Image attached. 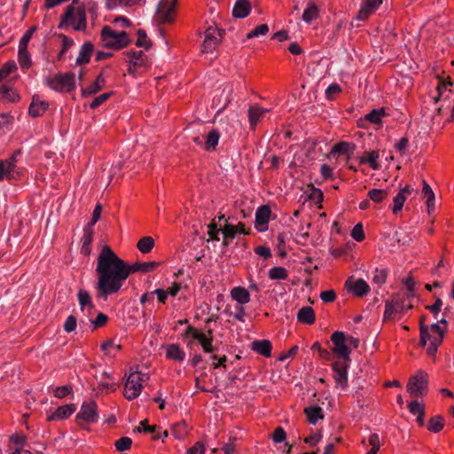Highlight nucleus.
Masks as SVG:
<instances>
[{
	"label": "nucleus",
	"instance_id": "nucleus-1",
	"mask_svg": "<svg viewBox=\"0 0 454 454\" xmlns=\"http://www.w3.org/2000/svg\"><path fill=\"white\" fill-rule=\"evenodd\" d=\"M95 272L97 296L105 301L117 294L129 276L128 263L107 245L103 246L98 255Z\"/></svg>",
	"mask_w": 454,
	"mask_h": 454
},
{
	"label": "nucleus",
	"instance_id": "nucleus-2",
	"mask_svg": "<svg viewBox=\"0 0 454 454\" xmlns=\"http://www.w3.org/2000/svg\"><path fill=\"white\" fill-rule=\"evenodd\" d=\"M420 344L427 346V353L434 356L439 346L442 344L447 331V320L440 319L437 323L427 325L420 324Z\"/></svg>",
	"mask_w": 454,
	"mask_h": 454
},
{
	"label": "nucleus",
	"instance_id": "nucleus-3",
	"mask_svg": "<svg viewBox=\"0 0 454 454\" xmlns=\"http://www.w3.org/2000/svg\"><path fill=\"white\" fill-rule=\"evenodd\" d=\"M66 26H71L76 31H84L87 27L84 7L79 6L75 9L73 4L68 5L61 17L59 27L63 28Z\"/></svg>",
	"mask_w": 454,
	"mask_h": 454
},
{
	"label": "nucleus",
	"instance_id": "nucleus-4",
	"mask_svg": "<svg viewBox=\"0 0 454 454\" xmlns=\"http://www.w3.org/2000/svg\"><path fill=\"white\" fill-rule=\"evenodd\" d=\"M101 40L105 47L114 50H121L126 47L129 43V39L126 32H116L108 26L102 28Z\"/></svg>",
	"mask_w": 454,
	"mask_h": 454
},
{
	"label": "nucleus",
	"instance_id": "nucleus-5",
	"mask_svg": "<svg viewBox=\"0 0 454 454\" xmlns=\"http://www.w3.org/2000/svg\"><path fill=\"white\" fill-rule=\"evenodd\" d=\"M148 375L138 371L130 372L124 387V396L128 400L137 398L143 388V383L148 380Z\"/></svg>",
	"mask_w": 454,
	"mask_h": 454
},
{
	"label": "nucleus",
	"instance_id": "nucleus-6",
	"mask_svg": "<svg viewBox=\"0 0 454 454\" xmlns=\"http://www.w3.org/2000/svg\"><path fill=\"white\" fill-rule=\"evenodd\" d=\"M406 388L412 397L426 395L428 391V374L425 371L419 370L410 377Z\"/></svg>",
	"mask_w": 454,
	"mask_h": 454
},
{
	"label": "nucleus",
	"instance_id": "nucleus-7",
	"mask_svg": "<svg viewBox=\"0 0 454 454\" xmlns=\"http://www.w3.org/2000/svg\"><path fill=\"white\" fill-rule=\"evenodd\" d=\"M47 85L59 92H69L75 88V75L74 73L58 74L46 80Z\"/></svg>",
	"mask_w": 454,
	"mask_h": 454
},
{
	"label": "nucleus",
	"instance_id": "nucleus-8",
	"mask_svg": "<svg viewBox=\"0 0 454 454\" xmlns=\"http://www.w3.org/2000/svg\"><path fill=\"white\" fill-rule=\"evenodd\" d=\"M98 419L99 414L95 401L84 402L75 417V420L81 427H84V424H94L98 422Z\"/></svg>",
	"mask_w": 454,
	"mask_h": 454
},
{
	"label": "nucleus",
	"instance_id": "nucleus-9",
	"mask_svg": "<svg viewBox=\"0 0 454 454\" xmlns=\"http://www.w3.org/2000/svg\"><path fill=\"white\" fill-rule=\"evenodd\" d=\"M176 3L177 0H160L155 20L161 24L171 23L175 19Z\"/></svg>",
	"mask_w": 454,
	"mask_h": 454
},
{
	"label": "nucleus",
	"instance_id": "nucleus-10",
	"mask_svg": "<svg viewBox=\"0 0 454 454\" xmlns=\"http://www.w3.org/2000/svg\"><path fill=\"white\" fill-rule=\"evenodd\" d=\"M350 359H340L332 364L333 377L337 387L345 389L348 387V369Z\"/></svg>",
	"mask_w": 454,
	"mask_h": 454
},
{
	"label": "nucleus",
	"instance_id": "nucleus-11",
	"mask_svg": "<svg viewBox=\"0 0 454 454\" xmlns=\"http://www.w3.org/2000/svg\"><path fill=\"white\" fill-rule=\"evenodd\" d=\"M20 154V151H16L9 159L0 160V182L4 178L9 180L18 179L20 172L17 169V156Z\"/></svg>",
	"mask_w": 454,
	"mask_h": 454
},
{
	"label": "nucleus",
	"instance_id": "nucleus-12",
	"mask_svg": "<svg viewBox=\"0 0 454 454\" xmlns=\"http://www.w3.org/2000/svg\"><path fill=\"white\" fill-rule=\"evenodd\" d=\"M333 344V352L340 359H350V348L347 345V336L343 332H334L331 336Z\"/></svg>",
	"mask_w": 454,
	"mask_h": 454
},
{
	"label": "nucleus",
	"instance_id": "nucleus-13",
	"mask_svg": "<svg viewBox=\"0 0 454 454\" xmlns=\"http://www.w3.org/2000/svg\"><path fill=\"white\" fill-rule=\"evenodd\" d=\"M204 35L201 51L204 53L212 52L221 42L222 34L216 27L210 26L206 29Z\"/></svg>",
	"mask_w": 454,
	"mask_h": 454
},
{
	"label": "nucleus",
	"instance_id": "nucleus-14",
	"mask_svg": "<svg viewBox=\"0 0 454 454\" xmlns=\"http://www.w3.org/2000/svg\"><path fill=\"white\" fill-rule=\"evenodd\" d=\"M412 308V305L406 306L403 299L395 296L385 305L384 320L391 319L395 314L402 313Z\"/></svg>",
	"mask_w": 454,
	"mask_h": 454
},
{
	"label": "nucleus",
	"instance_id": "nucleus-15",
	"mask_svg": "<svg viewBox=\"0 0 454 454\" xmlns=\"http://www.w3.org/2000/svg\"><path fill=\"white\" fill-rule=\"evenodd\" d=\"M129 58V74L137 72V68L146 67L148 65V59L143 51H129L124 52Z\"/></svg>",
	"mask_w": 454,
	"mask_h": 454
},
{
	"label": "nucleus",
	"instance_id": "nucleus-16",
	"mask_svg": "<svg viewBox=\"0 0 454 454\" xmlns=\"http://www.w3.org/2000/svg\"><path fill=\"white\" fill-rule=\"evenodd\" d=\"M270 207L267 205L261 206L257 208L254 222L257 231L262 232L267 230V224L270 221Z\"/></svg>",
	"mask_w": 454,
	"mask_h": 454
},
{
	"label": "nucleus",
	"instance_id": "nucleus-17",
	"mask_svg": "<svg viewBox=\"0 0 454 454\" xmlns=\"http://www.w3.org/2000/svg\"><path fill=\"white\" fill-rule=\"evenodd\" d=\"M345 286L357 297L365 296L370 291L369 285L362 278L356 280L348 279Z\"/></svg>",
	"mask_w": 454,
	"mask_h": 454
},
{
	"label": "nucleus",
	"instance_id": "nucleus-18",
	"mask_svg": "<svg viewBox=\"0 0 454 454\" xmlns=\"http://www.w3.org/2000/svg\"><path fill=\"white\" fill-rule=\"evenodd\" d=\"M356 150V145L349 142H339L334 145L330 152L329 156L335 158L340 155H347L349 158Z\"/></svg>",
	"mask_w": 454,
	"mask_h": 454
},
{
	"label": "nucleus",
	"instance_id": "nucleus-19",
	"mask_svg": "<svg viewBox=\"0 0 454 454\" xmlns=\"http://www.w3.org/2000/svg\"><path fill=\"white\" fill-rule=\"evenodd\" d=\"M269 109L262 108L257 104L251 106L248 109V120L250 127L254 129L255 126L262 120L265 114L269 113Z\"/></svg>",
	"mask_w": 454,
	"mask_h": 454
},
{
	"label": "nucleus",
	"instance_id": "nucleus-20",
	"mask_svg": "<svg viewBox=\"0 0 454 454\" xmlns=\"http://www.w3.org/2000/svg\"><path fill=\"white\" fill-rule=\"evenodd\" d=\"M381 4L382 0H364L357 14V19L361 20H366Z\"/></svg>",
	"mask_w": 454,
	"mask_h": 454
},
{
	"label": "nucleus",
	"instance_id": "nucleus-21",
	"mask_svg": "<svg viewBox=\"0 0 454 454\" xmlns=\"http://www.w3.org/2000/svg\"><path fill=\"white\" fill-rule=\"evenodd\" d=\"M48 107V102L42 100L39 96H33L28 113L32 117H38L43 115Z\"/></svg>",
	"mask_w": 454,
	"mask_h": 454
},
{
	"label": "nucleus",
	"instance_id": "nucleus-22",
	"mask_svg": "<svg viewBox=\"0 0 454 454\" xmlns=\"http://www.w3.org/2000/svg\"><path fill=\"white\" fill-rule=\"evenodd\" d=\"M75 411V406L73 403L59 406L48 416V420H61L70 417Z\"/></svg>",
	"mask_w": 454,
	"mask_h": 454
},
{
	"label": "nucleus",
	"instance_id": "nucleus-23",
	"mask_svg": "<svg viewBox=\"0 0 454 454\" xmlns=\"http://www.w3.org/2000/svg\"><path fill=\"white\" fill-rule=\"evenodd\" d=\"M412 192H414V190L409 185H406L404 188L400 190L393 200L394 206L392 210L394 214H397L402 210L407 196L411 195Z\"/></svg>",
	"mask_w": 454,
	"mask_h": 454
},
{
	"label": "nucleus",
	"instance_id": "nucleus-24",
	"mask_svg": "<svg viewBox=\"0 0 454 454\" xmlns=\"http://www.w3.org/2000/svg\"><path fill=\"white\" fill-rule=\"evenodd\" d=\"M250 12L251 4L249 0H237L232 9V15L238 19H244L249 15Z\"/></svg>",
	"mask_w": 454,
	"mask_h": 454
},
{
	"label": "nucleus",
	"instance_id": "nucleus-25",
	"mask_svg": "<svg viewBox=\"0 0 454 454\" xmlns=\"http://www.w3.org/2000/svg\"><path fill=\"white\" fill-rule=\"evenodd\" d=\"M452 86V82L450 78L448 76L446 78H442L439 80V82L436 87L437 95L434 97V103L438 102L440 99H448L449 94L445 95L446 92L450 93L451 90H449V87Z\"/></svg>",
	"mask_w": 454,
	"mask_h": 454
},
{
	"label": "nucleus",
	"instance_id": "nucleus-26",
	"mask_svg": "<svg viewBox=\"0 0 454 454\" xmlns=\"http://www.w3.org/2000/svg\"><path fill=\"white\" fill-rule=\"evenodd\" d=\"M251 348L265 357L271 356L272 345L268 340H254L251 344Z\"/></svg>",
	"mask_w": 454,
	"mask_h": 454
},
{
	"label": "nucleus",
	"instance_id": "nucleus-27",
	"mask_svg": "<svg viewBox=\"0 0 454 454\" xmlns=\"http://www.w3.org/2000/svg\"><path fill=\"white\" fill-rule=\"evenodd\" d=\"M106 85V78L102 74H99L96 80L86 89L82 90V96L87 97L98 93Z\"/></svg>",
	"mask_w": 454,
	"mask_h": 454
},
{
	"label": "nucleus",
	"instance_id": "nucleus-28",
	"mask_svg": "<svg viewBox=\"0 0 454 454\" xmlns=\"http://www.w3.org/2000/svg\"><path fill=\"white\" fill-rule=\"evenodd\" d=\"M159 265L157 262H136L133 264H128L129 275L134 272L142 271L148 272L156 269Z\"/></svg>",
	"mask_w": 454,
	"mask_h": 454
},
{
	"label": "nucleus",
	"instance_id": "nucleus-29",
	"mask_svg": "<svg viewBox=\"0 0 454 454\" xmlns=\"http://www.w3.org/2000/svg\"><path fill=\"white\" fill-rule=\"evenodd\" d=\"M221 134L217 129L210 130L205 137L204 150L207 152L215 151L220 139Z\"/></svg>",
	"mask_w": 454,
	"mask_h": 454
},
{
	"label": "nucleus",
	"instance_id": "nucleus-30",
	"mask_svg": "<svg viewBox=\"0 0 454 454\" xmlns=\"http://www.w3.org/2000/svg\"><path fill=\"white\" fill-rule=\"evenodd\" d=\"M93 51V44L90 42L84 43L79 51L76 59L77 65H84L90 62Z\"/></svg>",
	"mask_w": 454,
	"mask_h": 454
},
{
	"label": "nucleus",
	"instance_id": "nucleus-31",
	"mask_svg": "<svg viewBox=\"0 0 454 454\" xmlns=\"http://www.w3.org/2000/svg\"><path fill=\"white\" fill-rule=\"evenodd\" d=\"M297 319L300 323L312 325L315 320V312L309 306L302 307L297 313Z\"/></svg>",
	"mask_w": 454,
	"mask_h": 454
},
{
	"label": "nucleus",
	"instance_id": "nucleus-32",
	"mask_svg": "<svg viewBox=\"0 0 454 454\" xmlns=\"http://www.w3.org/2000/svg\"><path fill=\"white\" fill-rule=\"evenodd\" d=\"M307 420L312 425H316L318 420L324 419L323 410L319 406H309L304 410Z\"/></svg>",
	"mask_w": 454,
	"mask_h": 454
},
{
	"label": "nucleus",
	"instance_id": "nucleus-33",
	"mask_svg": "<svg viewBox=\"0 0 454 454\" xmlns=\"http://www.w3.org/2000/svg\"><path fill=\"white\" fill-rule=\"evenodd\" d=\"M422 184V195L424 199H426L427 211L431 214L434 210V193L430 185L425 180H423Z\"/></svg>",
	"mask_w": 454,
	"mask_h": 454
},
{
	"label": "nucleus",
	"instance_id": "nucleus-34",
	"mask_svg": "<svg viewBox=\"0 0 454 454\" xmlns=\"http://www.w3.org/2000/svg\"><path fill=\"white\" fill-rule=\"evenodd\" d=\"M231 298L239 304H246L250 301L249 292L241 286L232 288L231 291Z\"/></svg>",
	"mask_w": 454,
	"mask_h": 454
},
{
	"label": "nucleus",
	"instance_id": "nucleus-35",
	"mask_svg": "<svg viewBox=\"0 0 454 454\" xmlns=\"http://www.w3.org/2000/svg\"><path fill=\"white\" fill-rule=\"evenodd\" d=\"M318 13L319 9L317 5L310 1L303 12L302 20L307 24H310L313 20L317 19Z\"/></svg>",
	"mask_w": 454,
	"mask_h": 454
},
{
	"label": "nucleus",
	"instance_id": "nucleus-36",
	"mask_svg": "<svg viewBox=\"0 0 454 454\" xmlns=\"http://www.w3.org/2000/svg\"><path fill=\"white\" fill-rule=\"evenodd\" d=\"M145 0H106V7L108 10H114L118 7L133 6L145 4Z\"/></svg>",
	"mask_w": 454,
	"mask_h": 454
},
{
	"label": "nucleus",
	"instance_id": "nucleus-37",
	"mask_svg": "<svg viewBox=\"0 0 454 454\" xmlns=\"http://www.w3.org/2000/svg\"><path fill=\"white\" fill-rule=\"evenodd\" d=\"M166 356L169 359L182 362L185 357V353L178 345L170 344L167 347Z\"/></svg>",
	"mask_w": 454,
	"mask_h": 454
},
{
	"label": "nucleus",
	"instance_id": "nucleus-38",
	"mask_svg": "<svg viewBox=\"0 0 454 454\" xmlns=\"http://www.w3.org/2000/svg\"><path fill=\"white\" fill-rule=\"evenodd\" d=\"M18 61L22 69H28L32 66L30 54L27 47L19 46L18 49Z\"/></svg>",
	"mask_w": 454,
	"mask_h": 454
},
{
	"label": "nucleus",
	"instance_id": "nucleus-39",
	"mask_svg": "<svg viewBox=\"0 0 454 454\" xmlns=\"http://www.w3.org/2000/svg\"><path fill=\"white\" fill-rule=\"evenodd\" d=\"M19 99V95L11 87L7 85L0 86V100L6 102H15Z\"/></svg>",
	"mask_w": 454,
	"mask_h": 454
},
{
	"label": "nucleus",
	"instance_id": "nucleus-40",
	"mask_svg": "<svg viewBox=\"0 0 454 454\" xmlns=\"http://www.w3.org/2000/svg\"><path fill=\"white\" fill-rule=\"evenodd\" d=\"M444 427V419L442 416L432 417L427 425V429L433 433H439Z\"/></svg>",
	"mask_w": 454,
	"mask_h": 454
},
{
	"label": "nucleus",
	"instance_id": "nucleus-41",
	"mask_svg": "<svg viewBox=\"0 0 454 454\" xmlns=\"http://www.w3.org/2000/svg\"><path fill=\"white\" fill-rule=\"evenodd\" d=\"M268 276L273 280H284L288 277V272L284 267H273L269 270Z\"/></svg>",
	"mask_w": 454,
	"mask_h": 454
},
{
	"label": "nucleus",
	"instance_id": "nucleus-42",
	"mask_svg": "<svg viewBox=\"0 0 454 454\" xmlns=\"http://www.w3.org/2000/svg\"><path fill=\"white\" fill-rule=\"evenodd\" d=\"M137 247L141 253L147 254L153 248L154 240L152 237H144L141 239H139Z\"/></svg>",
	"mask_w": 454,
	"mask_h": 454
},
{
	"label": "nucleus",
	"instance_id": "nucleus-43",
	"mask_svg": "<svg viewBox=\"0 0 454 454\" xmlns=\"http://www.w3.org/2000/svg\"><path fill=\"white\" fill-rule=\"evenodd\" d=\"M101 349L106 355L115 356L116 352L121 350V345L116 344L114 340H108L101 344Z\"/></svg>",
	"mask_w": 454,
	"mask_h": 454
},
{
	"label": "nucleus",
	"instance_id": "nucleus-44",
	"mask_svg": "<svg viewBox=\"0 0 454 454\" xmlns=\"http://www.w3.org/2000/svg\"><path fill=\"white\" fill-rule=\"evenodd\" d=\"M379 158V153L376 151H372L370 153H367V154L360 159V163H369L370 167L372 169H378L379 168V163L377 161Z\"/></svg>",
	"mask_w": 454,
	"mask_h": 454
},
{
	"label": "nucleus",
	"instance_id": "nucleus-45",
	"mask_svg": "<svg viewBox=\"0 0 454 454\" xmlns=\"http://www.w3.org/2000/svg\"><path fill=\"white\" fill-rule=\"evenodd\" d=\"M189 431V427L185 422H180L172 427V434L176 439L181 440L183 439Z\"/></svg>",
	"mask_w": 454,
	"mask_h": 454
},
{
	"label": "nucleus",
	"instance_id": "nucleus-46",
	"mask_svg": "<svg viewBox=\"0 0 454 454\" xmlns=\"http://www.w3.org/2000/svg\"><path fill=\"white\" fill-rule=\"evenodd\" d=\"M223 234V245L228 246L227 239H234L236 235L239 233L238 227H236L233 224L225 223L224 227L222 231Z\"/></svg>",
	"mask_w": 454,
	"mask_h": 454
},
{
	"label": "nucleus",
	"instance_id": "nucleus-47",
	"mask_svg": "<svg viewBox=\"0 0 454 454\" xmlns=\"http://www.w3.org/2000/svg\"><path fill=\"white\" fill-rule=\"evenodd\" d=\"M77 296H78L79 304H80L82 309H83L85 307H89L90 309L94 308L90 294L88 291L80 290L78 292Z\"/></svg>",
	"mask_w": 454,
	"mask_h": 454
},
{
	"label": "nucleus",
	"instance_id": "nucleus-48",
	"mask_svg": "<svg viewBox=\"0 0 454 454\" xmlns=\"http://www.w3.org/2000/svg\"><path fill=\"white\" fill-rule=\"evenodd\" d=\"M387 195V191L382 189H372L368 192V197L375 203L381 202Z\"/></svg>",
	"mask_w": 454,
	"mask_h": 454
},
{
	"label": "nucleus",
	"instance_id": "nucleus-49",
	"mask_svg": "<svg viewBox=\"0 0 454 454\" xmlns=\"http://www.w3.org/2000/svg\"><path fill=\"white\" fill-rule=\"evenodd\" d=\"M17 66L14 60H9L0 68V82L5 79L11 73L16 70Z\"/></svg>",
	"mask_w": 454,
	"mask_h": 454
},
{
	"label": "nucleus",
	"instance_id": "nucleus-50",
	"mask_svg": "<svg viewBox=\"0 0 454 454\" xmlns=\"http://www.w3.org/2000/svg\"><path fill=\"white\" fill-rule=\"evenodd\" d=\"M136 45L138 47H142L145 50L149 49L151 46V43L147 38L146 33L142 29H139L137 31V38L136 41Z\"/></svg>",
	"mask_w": 454,
	"mask_h": 454
},
{
	"label": "nucleus",
	"instance_id": "nucleus-51",
	"mask_svg": "<svg viewBox=\"0 0 454 454\" xmlns=\"http://www.w3.org/2000/svg\"><path fill=\"white\" fill-rule=\"evenodd\" d=\"M269 32V27L266 24H261L250 31L247 35V39H251L254 37H258L260 35H265Z\"/></svg>",
	"mask_w": 454,
	"mask_h": 454
},
{
	"label": "nucleus",
	"instance_id": "nucleus-52",
	"mask_svg": "<svg viewBox=\"0 0 454 454\" xmlns=\"http://www.w3.org/2000/svg\"><path fill=\"white\" fill-rule=\"evenodd\" d=\"M131 444H132L131 438L123 436L115 442L114 446L117 450L123 451V450H129L131 447Z\"/></svg>",
	"mask_w": 454,
	"mask_h": 454
},
{
	"label": "nucleus",
	"instance_id": "nucleus-53",
	"mask_svg": "<svg viewBox=\"0 0 454 454\" xmlns=\"http://www.w3.org/2000/svg\"><path fill=\"white\" fill-rule=\"evenodd\" d=\"M385 115V111L383 108L377 110L373 109L368 114H366V120L372 123H379L381 121L382 116Z\"/></svg>",
	"mask_w": 454,
	"mask_h": 454
},
{
	"label": "nucleus",
	"instance_id": "nucleus-54",
	"mask_svg": "<svg viewBox=\"0 0 454 454\" xmlns=\"http://www.w3.org/2000/svg\"><path fill=\"white\" fill-rule=\"evenodd\" d=\"M387 270L384 269H376L373 274L372 281L374 284H377L379 286L383 285L386 282L387 279Z\"/></svg>",
	"mask_w": 454,
	"mask_h": 454
},
{
	"label": "nucleus",
	"instance_id": "nucleus-55",
	"mask_svg": "<svg viewBox=\"0 0 454 454\" xmlns=\"http://www.w3.org/2000/svg\"><path fill=\"white\" fill-rule=\"evenodd\" d=\"M199 342L200 343L204 352L206 353H211L215 350V348L212 345L213 339L212 337H207L204 333L201 336V339L199 340Z\"/></svg>",
	"mask_w": 454,
	"mask_h": 454
},
{
	"label": "nucleus",
	"instance_id": "nucleus-56",
	"mask_svg": "<svg viewBox=\"0 0 454 454\" xmlns=\"http://www.w3.org/2000/svg\"><path fill=\"white\" fill-rule=\"evenodd\" d=\"M403 284L406 286L408 291V298L415 296V281L410 274L407 278H403Z\"/></svg>",
	"mask_w": 454,
	"mask_h": 454
},
{
	"label": "nucleus",
	"instance_id": "nucleus-57",
	"mask_svg": "<svg viewBox=\"0 0 454 454\" xmlns=\"http://www.w3.org/2000/svg\"><path fill=\"white\" fill-rule=\"evenodd\" d=\"M62 38V50L60 51L58 59L61 60L64 57V54L68 49L72 47L74 44V41L71 38H68L67 35H61Z\"/></svg>",
	"mask_w": 454,
	"mask_h": 454
},
{
	"label": "nucleus",
	"instance_id": "nucleus-58",
	"mask_svg": "<svg viewBox=\"0 0 454 454\" xmlns=\"http://www.w3.org/2000/svg\"><path fill=\"white\" fill-rule=\"evenodd\" d=\"M351 236L356 241H363L364 239V233L362 223H359L353 227Z\"/></svg>",
	"mask_w": 454,
	"mask_h": 454
},
{
	"label": "nucleus",
	"instance_id": "nucleus-59",
	"mask_svg": "<svg viewBox=\"0 0 454 454\" xmlns=\"http://www.w3.org/2000/svg\"><path fill=\"white\" fill-rule=\"evenodd\" d=\"M111 95H112V92H108V93H103V94L98 96L90 104V107L91 109H96L97 107L101 106L104 102H106L110 98Z\"/></svg>",
	"mask_w": 454,
	"mask_h": 454
},
{
	"label": "nucleus",
	"instance_id": "nucleus-60",
	"mask_svg": "<svg viewBox=\"0 0 454 454\" xmlns=\"http://www.w3.org/2000/svg\"><path fill=\"white\" fill-rule=\"evenodd\" d=\"M35 30H36V27H31L30 28H28L25 32L23 36L20 38V43H19V46L27 47L28 43H29V42L31 40V37H32V35H33V34L35 33Z\"/></svg>",
	"mask_w": 454,
	"mask_h": 454
},
{
	"label": "nucleus",
	"instance_id": "nucleus-61",
	"mask_svg": "<svg viewBox=\"0 0 454 454\" xmlns=\"http://www.w3.org/2000/svg\"><path fill=\"white\" fill-rule=\"evenodd\" d=\"M35 30H36V27H31L30 28H28L25 32L23 36L20 38V43H19V46L27 47L28 43H29V42L31 40V37H32V35H33V34L35 33Z\"/></svg>",
	"mask_w": 454,
	"mask_h": 454
},
{
	"label": "nucleus",
	"instance_id": "nucleus-62",
	"mask_svg": "<svg viewBox=\"0 0 454 454\" xmlns=\"http://www.w3.org/2000/svg\"><path fill=\"white\" fill-rule=\"evenodd\" d=\"M93 229L90 226H86L83 231L82 238V245L90 246L93 240Z\"/></svg>",
	"mask_w": 454,
	"mask_h": 454
},
{
	"label": "nucleus",
	"instance_id": "nucleus-63",
	"mask_svg": "<svg viewBox=\"0 0 454 454\" xmlns=\"http://www.w3.org/2000/svg\"><path fill=\"white\" fill-rule=\"evenodd\" d=\"M72 391V387L69 386L57 387L53 390L54 396L57 398H63L68 395Z\"/></svg>",
	"mask_w": 454,
	"mask_h": 454
},
{
	"label": "nucleus",
	"instance_id": "nucleus-64",
	"mask_svg": "<svg viewBox=\"0 0 454 454\" xmlns=\"http://www.w3.org/2000/svg\"><path fill=\"white\" fill-rule=\"evenodd\" d=\"M204 443L202 442H197L193 446L187 450L186 454H204Z\"/></svg>",
	"mask_w": 454,
	"mask_h": 454
}]
</instances>
